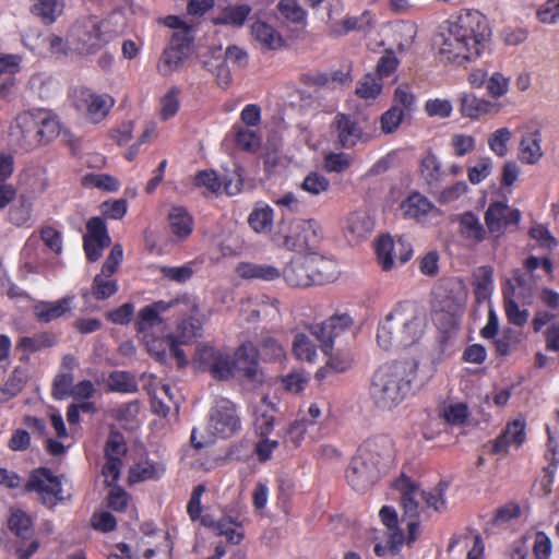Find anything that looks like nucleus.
Segmentation results:
<instances>
[{"instance_id": "obj_39", "label": "nucleus", "mask_w": 559, "mask_h": 559, "mask_svg": "<svg viewBox=\"0 0 559 559\" xmlns=\"http://www.w3.org/2000/svg\"><path fill=\"white\" fill-rule=\"evenodd\" d=\"M169 226L179 238L188 237L192 231V218L183 207H173L168 214Z\"/></svg>"}, {"instance_id": "obj_46", "label": "nucleus", "mask_w": 559, "mask_h": 559, "mask_svg": "<svg viewBox=\"0 0 559 559\" xmlns=\"http://www.w3.org/2000/svg\"><path fill=\"white\" fill-rule=\"evenodd\" d=\"M110 276L111 275H106L103 272H100L94 277L91 287V293L95 299L105 300L117 293V281L110 280Z\"/></svg>"}, {"instance_id": "obj_18", "label": "nucleus", "mask_w": 559, "mask_h": 559, "mask_svg": "<svg viewBox=\"0 0 559 559\" xmlns=\"http://www.w3.org/2000/svg\"><path fill=\"white\" fill-rule=\"evenodd\" d=\"M376 251L379 263L384 271L391 270L395 260L400 264L406 263L413 254V248L408 241L402 237L394 240L390 236H381L378 239Z\"/></svg>"}, {"instance_id": "obj_33", "label": "nucleus", "mask_w": 559, "mask_h": 559, "mask_svg": "<svg viewBox=\"0 0 559 559\" xmlns=\"http://www.w3.org/2000/svg\"><path fill=\"white\" fill-rule=\"evenodd\" d=\"M237 273L242 278L274 281L281 276V271L269 264L242 262L237 266Z\"/></svg>"}, {"instance_id": "obj_6", "label": "nucleus", "mask_w": 559, "mask_h": 559, "mask_svg": "<svg viewBox=\"0 0 559 559\" xmlns=\"http://www.w3.org/2000/svg\"><path fill=\"white\" fill-rule=\"evenodd\" d=\"M395 488L401 493L404 513L409 519L407 522L409 531L408 543H413L416 539V531L418 528L416 519L423 510V503L433 511H443L447 506L444 492L448 488V484L439 483L433 489L426 491L420 490L411 478L402 475L395 480Z\"/></svg>"}, {"instance_id": "obj_15", "label": "nucleus", "mask_w": 559, "mask_h": 559, "mask_svg": "<svg viewBox=\"0 0 559 559\" xmlns=\"http://www.w3.org/2000/svg\"><path fill=\"white\" fill-rule=\"evenodd\" d=\"M330 133L334 143L342 148H352L359 142H368L370 136L359 121L352 115L337 112L331 124Z\"/></svg>"}, {"instance_id": "obj_7", "label": "nucleus", "mask_w": 559, "mask_h": 559, "mask_svg": "<svg viewBox=\"0 0 559 559\" xmlns=\"http://www.w3.org/2000/svg\"><path fill=\"white\" fill-rule=\"evenodd\" d=\"M173 308H179L180 314H197L199 306L194 298L182 295L170 300H157L140 309L134 321L135 330L146 346L151 349V338L163 333L165 320L160 316Z\"/></svg>"}, {"instance_id": "obj_49", "label": "nucleus", "mask_w": 559, "mask_h": 559, "mask_svg": "<svg viewBox=\"0 0 559 559\" xmlns=\"http://www.w3.org/2000/svg\"><path fill=\"white\" fill-rule=\"evenodd\" d=\"M32 206L31 199L25 194H21L16 204L9 210V221L15 226L24 225L31 218Z\"/></svg>"}, {"instance_id": "obj_13", "label": "nucleus", "mask_w": 559, "mask_h": 559, "mask_svg": "<svg viewBox=\"0 0 559 559\" xmlns=\"http://www.w3.org/2000/svg\"><path fill=\"white\" fill-rule=\"evenodd\" d=\"M297 358L309 365H318L316 378L321 381L334 372L348 370L354 359L348 352H294Z\"/></svg>"}, {"instance_id": "obj_55", "label": "nucleus", "mask_w": 559, "mask_h": 559, "mask_svg": "<svg viewBox=\"0 0 559 559\" xmlns=\"http://www.w3.org/2000/svg\"><path fill=\"white\" fill-rule=\"evenodd\" d=\"M382 91V83L371 73L366 74L356 87V94L364 99H373L379 96Z\"/></svg>"}, {"instance_id": "obj_45", "label": "nucleus", "mask_w": 559, "mask_h": 559, "mask_svg": "<svg viewBox=\"0 0 559 559\" xmlns=\"http://www.w3.org/2000/svg\"><path fill=\"white\" fill-rule=\"evenodd\" d=\"M86 234L83 236V240H93L102 242L103 246H110L111 238L108 234V229L105 221L99 216L90 218L86 223Z\"/></svg>"}, {"instance_id": "obj_57", "label": "nucleus", "mask_w": 559, "mask_h": 559, "mask_svg": "<svg viewBox=\"0 0 559 559\" xmlns=\"http://www.w3.org/2000/svg\"><path fill=\"white\" fill-rule=\"evenodd\" d=\"M352 165V157L345 153H329L323 160L324 169L329 173H342Z\"/></svg>"}, {"instance_id": "obj_12", "label": "nucleus", "mask_w": 559, "mask_h": 559, "mask_svg": "<svg viewBox=\"0 0 559 559\" xmlns=\"http://www.w3.org/2000/svg\"><path fill=\"white\" fill-rule=\"evenodd\" d=\"M187 318L181 320L174 332L157 333L151 338V349L154 347L168 346L169 349H178L182 346H191L202 336V324L194 318L195 314H186ZM165 330V328L163 329Z\"/></svg>"}, {"instance_id": "obj_44", "label": "nucleus", "mask_w": 559, "mask_h": 559, "mask_svg": "<svg viewBox=\"0 0 559 559\" xmlns=\"http://www.w3.org/2000/svg\"><path fill=\"white\" fill-rule=\"evenodd\" d=\"M108 386L114 392L127 394L135 393L139 389L134 376L126 371L111 372L108 377Z\"/></svg>"}, {"instance_id": "obj_26", "label": "nucleus", "mask_w": 559, "mask_h": 559, "mask_svg": "<svg viewBox=\"0 0 559 559\" xmlns=\"http://www.w3.org/2000/svg\"><path fill=\"white\" fill-rule=\"evenodd\" d=\"M310 255V276L312 285H323L337 278L338 270L335 261L322 255Z\"/></svg>"}, {"instance_id": "obj_37", "label": "nucleus", "mask_w": 559, "mask_h": 559, "mask_svg": "<svg viewBox=\"0 0 559 559\" xmlns=\"http://www.w3.org/2000/svg\"><path fill=\"white\" fill-rule=\"evenodd\" d=\"M432 203L423 194L414 192L401 203L403 216L419 219L426 216L432 209Z\"/></svg>"}, {"instance_id": "obj_2", "label": "nucleus", "mask_w": 559, "mask_h": 559, "mask_svg": "<svg viewBox=\"0 0 559 559\" xmlns=\"http://www.w3.org/2000/svg\"><path fill=\"white\" fill-rule=\"evenodd\" d=\"M491 36L487 19L476 10H467L443 36L440 55L449 62L462 64L481 53Z\"/></svg>"}, {"instance_id": "obj_48", "label": "nucleus", "mask_w": 559, "mask_h": 559, "mask_svg": "<svg viewBox=\"0 0 559 559\" xmlns=\"http://www.w3.org/2000/svg\"><path fill=\"white\" fill-rule=\"evenodd\" d=\"M58 345V336L53 333L44 332L33 337H22L16 349H44Z\"/></svg>"}, {"instance_id": "obj_62", "label": "nucleus", "mask_w": 559, "mask_h": 559, "mask_svg": "<svg viewBox=\"0 0 559 559\" xmlns=\"http://www.w3.org/2000/svg\"><path fill=\"white\" fill-rule=\"evenodd\" d=\"M277 9L285 19L294 23H300L305 19V11L300 8L297 0H281Z\"/></svg>"}, {"instance_id": "obj_1", "label": "nucleus", "mask_w": 559, "mask_h": 559, "mask_svg": "<svg viewBox=\"0 0 559 559\" xmlns=\"http://www.w3.org/2000/svg\"><path fill=\"white\" fill-rule=\"evenodd\" d=\"M435 369V360L428 355L389 360L374 371L369 397L378 409L392 411L406 399L418 378L428 380Z\"/></svg>"}, {"instance_id": "obj_32", "label": "nucleus", "mask_w": 559, "mask_h": 559, "mask_svg": "<svg viewBox=\"0 0 559 559\" xmlns=\"http://www.w3.org/2000/svg\"><path fill=\"white\" fill-rule=\"evenodd\" d=\"M251 34L257 41L267 49H280L284 45L282 35L263 21H255L251 25Z\"/></svg>"}, {"instance_id": "obj_36", "label": "nucleus", "mask_w": 559, "mask_h": 559, "mask_svg": "<svg viewBox=\"0 0 559 559\" xmlns=\"http://www.w3.org/2000/svg\"><path fill=\"white\" fill-rule=\"evenodd\" d=\"M460 110L464 117L477 119L483 115L489 114L495 109V105L474 94H463L460 98Z\"/></svg>"}, {"instance_id": "obj_60", "label": "nucleus", "mask_w": 559, "mask_h": 559, "mask_svg": "<svg viewBox=\"0 0 559 559\" xmlns=\"http://www.w3.org/2000/svg\"><path fill=\"white\" fill-rule=\"evenodd\" d=\"M397 66L399 59L393 50H386L377 62V78L381 81L382 79L390 76L396 70Z\"/></svg>"}, {"instance_id": "obj_30", "label": "nucleus", "mask_w": 559, "mask_h": 559, "mask_svg": "<svg viewBox=\"0 0 559 559\" xmlns=\"http://www.w3.org/2000/svg\"><path fill=\"white\" fill-rule=\"evenodd\" d=\"M540 143L542 132L539 129L526 132L520 143V159L528 165L536 164L543 156Z\"/></svg>"}, {"instance_id": "obj_34", "label": "nucleus", "mask_w": 559, "mask_h": 559, "mask_svg": "<svg viewBox=\"0 0 559 559\" xmlns=\"http://www.w3.org/2000/svg\"><path fill=\"white\" fill-rule=\"evenodd\" d=\"M250 12L251 8L248 4L228 5L214 16L212 21L215 25L240 27L245 24Z\"/></svg>"}, {"instance_id": "obj_56", "label": "nucleus", "mask_w": 559, "mask_h": 559, "mask_svg": "<svg viewBox=\"0 0 559 559\" xmlns=\"http://www.w3.org/2000/svg\"><path fill=\"white\" fill-rule=\"evenodd\" d=\"M511 139V131L508 128L496 130L488 139V145L499 157L508 153V142Z\"/></svg>"}, {"instance_id": "obj_38", "label": "nucleus", "mask_w": 559, "mask_h": 559, "mask_svg": "<svg viewBox=\"0 0 559 559\" xmlns=\"http://www.w3.org/2000/svg\"><path fill=\"white\" fill-rule=\"evenodd\" d=\"M274 212L269 205L254 207L249 214V226L259 234H266L272 230Z\"/></svg>"}, {"instance_id": "obj_50", "label": "nucleus", "mask_w": 559, "mask_h": 559, "mask_svg": "<svg viewBox=\"0 0 559 559\" xmlns=\"http://www.w3.org/2000/svg\"><path fill=\"white\" fill-rule=\"evenodd\" d=\"M300 189L310 195H319L331 188L330 180L322 174L310 171L300 183Z\"/></svg>"}, {"instance_id": "obj_20", "label": "nucleus", "mask_w": 559, "mask_h": 559, "mask_svg": "<svg viewBox=\"0 0 559 559\" xmlns=\"http://www.w3.org/2000/svg\"><path fill=\"white\" fill-rule=\"evenodd\" d=\"M38 123L39 111H24L17 115L12 135L16 138L21 148L28 151L40 144Z\"/></svg>"}, {"instance_id": "obj_61", "label": "nucleus", "mask_w": 559, "mask_h": 559, "mask_svg": "<svg viewBox=\"0 0 559 559\" xmlns=\"http://www.w3.org/2000/svg\"><path fill=\"white\" fill-rule=\"evenodd\" d=\"M198 187H205L210 192L218 194L222 189V180L214 170L199 171L194 178Z\"/></svg>"}, {"instance_id": "obj_8", "label": "nucleus", "mask_w": 559, "mask_h": 559, "mask_svg": "<svg viewBox=\"0 0 559 559\" xmlns=\"http://www.w3.org/2000/svg\"><path fill=\"white\" fill-rule=\"evenodd\" d=\"M306 329L322 349H346L355 345L358 326L347 311H335L320 323L307 324Z\"/></svg>"}, {"instance_id": "obj_54", "label": "nucleus", "mask_w": 559, "mask_h": 559, "mask_svg": "<svg viewBox=\"0 0 559 559\" xmlns=\"http://www.w3.org/2000/svg\"><path fill=\"white\" fill-rule=\"evenodd\" d=\"M406 115L397 107H390L380 116V129L384 134L394 133L401 126Z\"/></svg>"}, {"instance_id": "obj_40", "label": "nucleus", "mask_w": 559, "mask_h": 559, "mask_svg": "<svg viewBox=\"0 0 559 559\" xmlns=\"http://www.w3.org/2000/svg\"><path fill=\"white\" fill-rule=\"evenodd\" d=\"M165 472V468L159 463H154L148 460L136 463L130 469V481H143L159 478Z\"/></svg>"}, {"instance_id": "obj_31", "label": "nucleus", "mask_w": 559, "mask_h": 559, "mask_svg": "<svg viewBox=\"0 0 559 559\" xmlns=\"http://www.w3.org/2000/svg\"><path fill=\"white\" fill-rule=\"evenodd\" d=\"M73 302V297L67 296L62 299L50 302V301H43L35 306L34 311L36 318L40 322L48 323L52 320H56L63 314H66L68 311L71 310V306Z\"/></svg>"}, {"instance_id": "obj_19", "label": "nucleus", "mask_w": 559, "mask_h": 559, "mask_svg": "<svg viewBox=\"0 0 559 559\" xmlns=\"http://www.w3.org/2000/svg\"><path fill=\"white\" fill-rule=\"evenodd\" d=\"M521 219V213L506 203L492 202L485 212V223L490 234L499 237L504 234L510 225H516Z\"/></svg>"}, {"instance_id": "obj_42", "label": "nucleus", "mask_w": 559, "mask_h": 559, "mask_svg": "<svg viewBox=\"0 0 559 559\" xmlns=\"http://www.w3.org/2000/svg\"><path fill=\"white\" fill-rule=\"evenodd\" d=\"M531 545L536 559H548L551 555L552 544L549 536L540 531H532L523 536Z\"/></svg>"}, {"instance_id": "obj_64", "label": "nucleus", "mask_w": 559, "mask_h": 559, "mask_svg": "<svg viewBox=\"0 0 559 559\" xmlns=\"http://www.w3.org/2000/svg\"><path fill=\"white\" fill-rule=\"evenodd\" d=\"M542 23L552 24L559 19V0H547L537 11Z\"/></svg>"}, {"instance_id": "obj_27", "label": "nucleus", "mask_w": 559, "mask_h": 559, "mask_svg": "<svg viewBox=\"0 0 559 559\" xmlns=\"http://www.w3.org/2000/svg\"><path fill=\"white\" fill-rule=\"evenodd\" d=\"M473 292L476 304L489 302L493 290V270L483 265L473 273Z\"/></svg>"}, {"instance_id": "obj_16", "label": "nucleus", "mask_w": 559, "mask_h": 559, "mask_svg": "<svg viewBox=\"0 0 559 559\" xmlns=\"http://www.w3.org/2000/svg\"><path fill=\"white\" fill-rule=\"evenodd\" d=\"M26 489L28 491H36L43 503L48 507H53L64 499L61 489V478L55 476L47 468L34 471L28 479Z\"/></svg>"}, {"instance_id": "obj_24", "label": "nucleus", "mask_w": 559, "mask_h": 559, "mask_svg": "<svg viewBox=\"0 0 559 559\" xmlns=\"http://www.w3.org/2000/svg\"><path fill=\"white\" fill-rule=\"evenodd\" d=\"M310 255L293 259L281 271L285 282L292 287H309L312 285L310 276Z\"/></svg>"}, {"instance_id": "obj_3", "label": "nucleus", "mask_w": 559, "mask_h": 559, "mask_svg": "<svg viewBox=\"0 0 559 559\" xmlns=\"http://www.w3.org/2000/svg\"><path fill=\"white\" fill-rule=\"evenodd\" d=\"M394 464L395 450L392 439L388 436L372 437L358 448L345 472V477L354 490L364 492Z\"/></svg>"}, {"instance_id": "obj_51", "label": "nucleus", "mask_w": 559, "mask_h": 559, "mask_svg": "<svg viewBox=\"0 0 559 559\" xmlns=\"http://www.w3.org/2000/svg\"><path fill=\"white\" fill-rule=\"evenodd\" d=\"M471 415L469 408L465 403L454 402L445 405L442 409L444 420L453 426L464 425Z\"/></svg>"}, {"instance_id": "obj_25", "label": "nucleus", "mask_w": 559, "mask_h": 559, "mask_svg": "<svg viewBox=\"0 0 559 559\" xmlns=\"http://www.w3.org/2000/svg\"><path fill=\"white\" fill-rule=\"evenodd\" d=\"M201 522L204 526L211 527L213 532L223 536L231 544H239L243 537L241 525L229 516L214 521L210 515H203Z\"/></svg>"}, {"instance_id": "obj_52", "label": "nucleus", "mask_w": 559, "mask_h": 559, "mask_svg": "<svg viewBox=\"0 0 559 559\" xmlns=\"http://www.w3.org/2000/svg\"><path fill=\"white\" fill-rule=\"evenodd\" d=\"M503 302L506 316L511 324L522 326L527 322L530 317L528 310L520 309L509 292L503 293Z\"/></svg>"}, {"instance_id": "obj_4", "label": "nucleus", "mask_w": 559, "mask_h": 559, "mask_svg": "<svg viewBox=\"0 0 559 559\" xmlns=\"http://www.w3.org/2000/svg\"><path fill=\"white\" fill-rule=\"evenodd\" d=\"M425 331V318L412 301L399 302L379 324L377 342L382 349H407L418 345Z\"/></svg>"}, {"instance_id": "obj_29", "label": "nucleus", "mask_w": 559, "mask_h": 559, "mask_svg": "<svg viewBox=\"0 0 559 559\" xmlns=\"http://www.w3.org/2000/svg\"><path fill=\"white\" fill-rule=\"evenodd\" d=\"M457 222L459 233L464 239L473 242L474 245L485 240L486 229L475 213L471 211L464 212L459 215Z\"/></svg>"}, {"instance_id": "obj_58", "label": "nucleus", "mask_w": 559, "mask_h": 559, "mask_svg": "<svg viewBox=\"0 0 559 559\" xmlns=\"http://www.w3.org/2000/svg\"><path fill=\"white\" fill-rule=\"evenodd\" d=\"M179 91L176 87L169 90L160 99V118L168 120L174 117L179 109Z\"/></svg>"}, {"instance_id": "obj_63", "label": "nucleus", "mask_w": 559, "mask_h": 559, "mask_svg": "<svg viewBox=\"0 0 559 559\" xmlns=\"http://www.w3.org/2000/svg\"><path fill=\"white\" fill-rule=\"evenodd\" d=\"M309 426L300 417L289 424L285 431V440L295 447L301 444Z\"/></svg>"}, {"instance_id": "obj_23", "label": "nucleus", "mask_w": 559, "mask_h": 559, "mask_svg": "<svg viewBox=\"0 0 559 559\" xmlns=\"http://www.w3.org/2000/svg\"><path fill=\"white\" fill-rule=\"evenodd\" d=\"M250 412L253 417L255 432L260 437H267L274 428L275 413L277 412L276 404L267 395H264L259 402L250 406Z\"/></svg>"}, {"instance_id": "obj_59", "label": "nucleus", "mask_w": 559, "mask_h": 559, "mask_svg": "<svg viewBox=\"0 0 559 559\" xmlns=\"http://www.w3.org/2000/svg\"><path fill=\"white\" fill-rule=\"evenodd\" d=\"M492 169V162L489 157H479L477 164L468 168L467 176L468 180L473 185H477L485 180Z\"/></svg>"}, {"instance_id": "obj_10", "label": "nucleus", "mask_w": 559, "mask_h": 559, "mask_svg": "<svg viewBox=\"0 0 559 559\" xmlns=\"http://www.w3.org/2000/svg\"><path fill=\"white\" fill-rule=\"evenodd\" d=\"M107 25L96 16L78 19L69 31V44L81 56L93 55L110 41Z\"/></svg>"}, {"instance_id": "obj_53", "label": "nucleus", "mask_w": 559, "mask_h": 559, "mask_svg": "<svg viewBox=\"0 0 559 559\" xmlns=\"http://www.w3.org/2000/svg\"><path fill=\"white\" fill-rule=\"evenodd\" d=\"M416 106V96L411 90L408 84L399 85L393 94V105L392 107H397V109L404 110V115L409 114L415 109Z\"/></svg>"}, {"instance_id": "obj_22", "label": "nucleus", "mask_w": 559, "mask_h": 559, "mask_svg": "<svg viewBox=\"0 0 559 559\" xmlns=\"http://www.w3.org/2000/svg\"><path fill=\"white\" fill-rule=\"evenodd\" d=\"M145 537L139 544L141 556L138 559H171V543L165 532L143 530Z\"/></svg>"}, {"instance_id": "obj_9", "label": "nucleus", "mask_w": 559, "mask_h": 559, "mask_svg": "<svg viewBox=\"0 0 559 559\" xmlns=\"http://www.w3.org/2000/svg\"><path fill=\"white\" fill-rule=\"evenodd\" d=\"M322 239V229L314 219H293L282 223L274 240L287 250L314 253Z\"/></svg>"}, {"instance_id": "obj_5", "label": "nucleus", "mask_w": 559, "mask_h": 559, "mask_svg": "<svg viewBox=\"0 0 559 559\" xmlns=\"http://www.w3.org/2000/svg\"><path fill=\"white\" fill-rule=\"evenodd\" d=\"M258 352H195L193 366L213 378L255 380L259 374Z\"/></svg>"}, {"instance_id": "obj_21", "label": "nucleus", "mask_w": 559, "mask_h": 559, "mask_svg": "<svg viewBox=\"0 0 559 559\" xmlns=\"http://www.w3.org/2000/svg\"><path fill=\"white\" fill-rule=\"evenodd\" d=\"M526 440V421L518 417L507 423L504 429L495 439L492 452L496 454L508 453L510 450H518Z\"/></svg>"}, {"instance_id": "obj_43", "label": "nucleus", "mask_w": 559, "mask_h": 559, "mask_svg": "<svg viewBox=\"0 0 559 559\" xmlns=\"http://www.w3.org/2000/svg\"><path fill=\"white\" fill-rule=\"evenodd\" d=\"M33 519L26 512L21 509L11 511V515L8 521V525L11 532H13L19 538L26 539L33 533Z\"/></svg>"}, {"instance_id": "obj_41", "label": "nucleus", "mask_w": 559, "mask_h": 559, "mask_svg": "<svg viewBox=\"0 0 559 559\" xmlns=\"http://www.w3.org/2000/svg\"><path fill=\"white\" fill-rule=\"evenodd\" d=\"M329 403L321 399L311 402L306 408H300V418L308 424L309 427L321 425V423L329 416Z\"/></svg>"}, {"instance_id": "obj_11", "label": "nucleus", "mask_w": 559, "mask_h": 559, "mask_svg": "<svg viewBox=\"0 0 559 559\" xmlns=\"http://www.w3.org/2000/svg\"><path fill=\"white\" fill-rule=\"evenodd\" d=\"M191 31V26H186L181 31L173 34L170 43L164 49L157 64V71L159 74L168 76L173 72L177 71L181 67L183 60L188 58L193 43Z\"/></svg>"}, {"instance_id": "obj_17", "label": "nucleus", "mask_w": 559, "mask_h": 559, "mask_svg": "<svg viewBox=\"0 0 559 559\" xmlns=\"http://www.w3.org/2000/svg\"><path fill=\"white\" fill-rule=\"evenodd\" d=\"M241 427L236 405L229 400H221L212 411L209 428L221 438L234 436Z\"/></svg>"}, {"instance_id": "obj_35", "label": "nucleus", "mask_w": 559, "mask_h": 559, "mask_svg": "<svg viewBox=\"0 0 559 559\" xmlns=\"http://www.w3.org/2000/svg\"><path fill=\"white\" fill-rule=\"evenodd\" d=\"M31 12L46 24H52L63 12L62 0H32Z\"/></svg>"}, {"instance_id": "obj_28", "label": "nucleus", "mask_w": 559, "mask_h": 559, "mask_svg": "<svg viewBox=\"0 0 559 559\" xmlns=\"http://www.w3.org/2000/svg\"><path fill=\"white\" fill-rule=\"evenodd\" d=\"M373 222L366 212H353L346 218L345 235L349 242H358L371 233Z\"/></svg>"}, {"instance_id": "obj_14", "label": "nucleus", "mask_w": 559, "mask_h": 559, "mask_svg": "<svg viewBox=\"0 0 559 559\" xmlns=\"http://www.w3.org/2000/svg\"><path fill=\"white\" fill-rule=\"evenodd\" d=\"M73 106L88 121L98 123L114 106V99L107 94H97L88 87L79 86L73 91Z\"/></svg>"}, {"instance_id": "obj_47", "label": "nucleus", "mask_w": 559, "mask_h": 559, "mask_svg": "<svg viewBox=\"0 0 559 559\" xmlns=\"http://www.w3.org/2000/svg\"><path fill=\"white\" fill-rule=\"evenodd\" d=\"M374 24V19L369 11L362 12L359 16H348L342 21V31H335L338 35L349 32H369Z\"/></svg>"}]
</instances>
